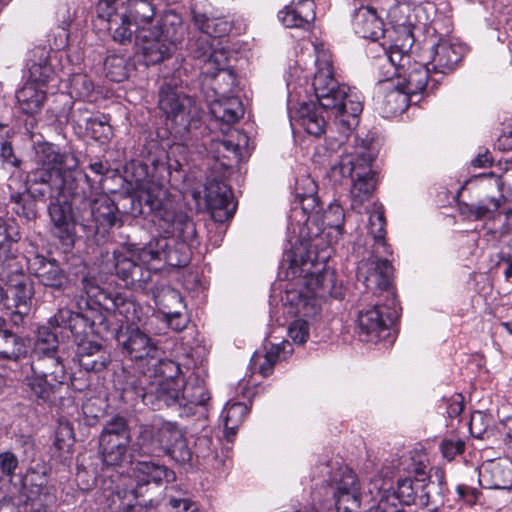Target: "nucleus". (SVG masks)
<instances>
[{"label":"nucleus","mask_w":512,"mask_h":512,"mask_svg":"<svg viewBox=\"0 0 512 512\" xmlns=\"http://www.w3.org/2000/svg\"><path fill=\"white\" fill-rule=\"evenodd\" d=\"M27 353L24 340L7 328L6 320L0 317V357L18 360Z\"/></svg>","instance_id":"36"},{"label":"nucleus","mask_w":512,"mask_h":512,"mask_svg":"<svg viewBox=\"0 0 512 512\" xmlns=\"http://www.w3.org/2000/svg\"><path fill=\"white\" fill-rule=\"evenodd\" d=\"M176 462L185 464L189 463L192 460V451L188 446L187 440L184 437L183 433L180 435V438L167 449L165 452Z\"/></svg>","instance_id":"52"},{"label":"nucleus","mask_w":512,"mask_h":512,"mask_svg":"<svg viewBox=\"0 0 512 512\" xmlns=\"http://www.w3.org/2000/svg\"><path fill=\"white\" fill-rule=\"evenodd\" d=\"M106 310H112L115 314L123 316L127 323L134 324L137 319V305L131 299L116 293L109 295L108 303H103Z\"/></svg>","instance_id":"44"},{"label":"nucleus","mask_w":512,"mask_h":512,"mask_svg":"<svg viewBox=\"0 0 512 512\" xmlns=\"http://www.w3.org/2000/svg\"><path fill=\"white\" fill-rule=\"evenodd\" d=\"M385 223L384 213L380 208H376L370 213L368 221L369 234L377 244L382 246H385Z\"/></svg>","instance_id":"50"},{"label":"nucleus","mask_w":512,"mask_h":512,"mask_svg":"<svg viewBox=\"0 0 512 512\" xmlns=\"http://www.w3.org/2000/svg\"><path fill=\"white\" fill-rule=\"evenodd\" d=\"M23 385L30 398L38 404L51 402L53 395L60 386L48 377L40 373H34L31 369L30 373L25 376Z\"/></svg>","instance_id":"33"},{"label":"nucleus","mask_w":512,"mask_h":512,"mask_svg":"<svg viewBox=\"0 0 512 512\" xmlns=\"http://www.w3.org/2000/svg\"><path fill=\"white\" fill-rule=\"evenodd\" d=\"M56 323L58 327L62 325L67 328L71 334L76 337L85 333V328L89 325L92 332L103 335L108 331L110 324L107 318L99 311H89L86 314L73 313L68 309L59 310L51 320V324Z\"/></svg>","instance_id":"18"},{"label":"nucleus","mask_w":512,"mask_h":512,"mask_svg":"<svg viewBox=\"0 0 512 512\" xmlns=\"http://www.w3.org/2000/svg\"><path fill=\"white\" fill-rule=\"evenodd\" d=\"M34 291L32 287V283L26 279L24 276H21L15 283L9 285L8 290L6 291V299L9 300L11 298L13 304H6L8 308L19 307V308H31V302Z\"/></svg>","instance_id":"41"},{"label":"nucleus","mask_w":512,"mask_h":512,"mask_svg":"<svg viewBox=\"0 0 512 512\" xmlns=\"http://www.w3.org/2000/svg\"><path fill=\"white\" fill-rule=\"evenodd\" d=\"M93 91V83L84 74L73 75L70 79V94L76 98L85 99Z\"/></svg>","instance_id":"54"},{"label":"nucleus","mask_w":512,"mask_h":512,"mask_svg":"<svg viewBox=\"0 0 512 512\" xmlns=\"http://www.w3.org/2000/svg\"><path fill=\"white\" fill-rule=\"evenodd\" d=\"M411 463L408 466V471L415 475L414 478H424L428 477L430 481L431 475L427 474V470L429 468V460L425 453L415 451L410 456Z\"/></svg>","instance_id":"56"},{"label":"nucleus","mask_w":512,"mask_h":512,"mask_svg":"<svg viewBox=\"0 0 512 512\" xmlns=\"http://www.w3.org/2000/svg\"><path fill=\"white\" fill-rule=\"evenodd\" d=\"M30 369L34 373H40L60 385L66 380L65 367L57 353L38 355L32 361Z\"/></svg>","instance_id":"35"},{"label":"nucleus","mask_w":512,"mask_h":512,"mask_svg":"<svg viewBox=\"0 0 512 512\" xmlns=\"http://www.w3.org/2000/svg\"><path fill=\"white\" fill-rule=\"evenodd\" d=\"M293 263L298 262L306 267L312 265L313 259L310 252L306 258L300 256L298 260L297 254L292 260ZM303 271L306 275L303 285L298 291H290L288 293L289 301L295 306L296 313L303 317H315L321 310L323 301L327 297L339 299L342 297V289L336 284L335 275L332 271L323 269L310 272L308 268Z\"/></svg>","instance_id":"5"},{"label":"nucleus","mask_w":512,"mask_h":512,"mask_svg":"<svg viewBox=\"0 0 512 512\" xmlns=\"http://www.w3.org/2000/svg\"><path fill=\"white\" fill-rule=\"evenodd\" d=\"M150 264H143L136 254H115V272L127 287L147 291L153 273Z\"/></svg>","instance_id":"16"},{"label":"nucleus","mask_w":512,"mask_h":512,"mask_svg":"<svg viewBox=\"0 0 512 512\" xmlns=\"http://www.w3.org/2000/svg\"><path fill=\"white\" fill-rule=\"evenodd\" d=\"M312 86L319 104L331 111L344 133L357 126L363 110L362 95L335 78L332 56L323 48L316 47V72Z\"/></svg>","instance_id":"2"},{"label":"nucleus","mask_w":512,"mask_h":512,"mask_svg":"<svg viewBox=\"0 0 512 512\" xmlns=\"http://www.w3.org/2000/svg\"><path fill=\"white\" fill-rule=\"evenodd\" d=\"M212 151L215 153L214 157L217 160L221 158H230L233 155L235 158L239 155V145L233 143L231 140H215L211 146Z\"/></svg>","instance_id":"57"},{"label":"nucleus","mask_w":512,"mask_h":512,"mask_svg":"<svg viewBox=\"0 0 512 512\" xmlns=\"http://www.w3.org/2000/svg\"><path fill=\"white\" fill-rule=\"evenodd\" d=\"M106 76L114 82H122L128 78L130 71L129 59L123 55H110L104 62Z\"/></svg>","instance_id":"46"},{"label":"nucleus","mask_w":512,"mask_h":512,"mask_svg":"<svg viewBox=\"0 0 512 512\" xmlns=\"http://www.w3.org/2000/svg\"><path fill=\"white\" fill-rule=\"evenodd\" d=\"M156 360L159 363L158 371L160 373V377L157 379L182 380L179 377L181 369L178 363L168 359L161 360L159 357Z\"/></svg>","instance_id":"62"},{"label":"nucleus","mask_w":512,"mask_h":512,"mask_svg":"<svg viewBox=\"0 0 512 512\" xmlns=\"http://www.w3.org/2000/svg\"><path fill=\"white\" fill-rule=\"evenodd\" d=\"M324 487L331 496L336 512H360L362 493L357 475L348 467L335 469Z\"/></svg>","instance_id":"12"},{"label":"nucleus","mask_w":512,"mask_h":512,"mask_svg":"<svg viewBox=\"0 0 512 512\" xmlns=\"http://www.w3.org/2000/svg\"><path fill=\"white\" fill-rule=\"evenodd\" d=\"M286 347H291V345L283 341L280 344H271L269 348L265 346L263 350H257L251 358L252 371L263 377L271 375L275 364L286 359ZM291 353L292 349L287 352V354Z\"/></svg>","instance_id":"30"},{"label":"nucleus","mask_w":512,"mask_h":512,"mask_svg":"<svg viewBox=\"0 0 512 512\" xmlns=\"http://www.w3.org/2000/svg\"><path fill=\"white\" fill-rule=\"evenodd\" d=\"M76 358L80 367L88 372H100L110 362L109 352L101 344L92 341L78 344Z\"/></svg>","instance_id":"27"},{"label":"nucleus","mask_w":512,"mask_h":512,"mask_svg":"<svg viewBox=\"0 0 512 512\" xmlns=\"http://www.w3.org/2000/svg\"><path fill=\"white\" fill-rule=\"evenodd\" d=\"M229 51L225 48L214 49L203 61L201 74L203 87L211 90L210 96H224L233 93L236 76L228 67Z\"/></svg>","instance_id":"13"},{"label":"nucleus","mask_w":512,"mask_h":512,"mask_svg":"<svg viewBox=\"0 0 512 512\" xmlns=\"http://www.w3.org/2000/svg\"><path fill=\"white\" fill-rule=\"evenodd\" d=\"M297 10L298 16L308 26L315 19V3L313 0H300L297 4L293 5Z\"/></svg>","instance_id":"64"},{"label":"nucleus","mask_w":512,"mask_h":512,"mask_svg":"<svg viewBox=\"0 0 512 512\" xmlns=\"http://www.w3.org/2000/svg\"><path fill=\"white\" fill-rule=\"evenodd\" d=\"M53 317L49 320V326H41L38 329L37 338L35 342V353L36 355H43V354H53L57 353L58 348V337L57 333L52 330L59 328L56 323L51 324V320ZM60 328L64 330H68L67 328H64L62 325Z\"/></svg>","instance_id":"43"},{"label":"nucleus","mask_w":512,"mask_h":512,"mask_svg":"<svg viewBox=\"0 0 512 512\" xmlns=\"http://www.w3.org/2000/svg\"><path fill=\"white\" fill-rule=\"evenodd\" d=\"M34 274L39 282L55 290H63L69 279L55 260H47L44 257H37L33 264Z\"/></svg>","instance_id":"32"},{"label":"nucleus","mask_w":512,"mask_h":512,"mask_svg":"<svg viewBox=\"0 0 512 512\" xmlns=\"http://www.w3.org/2000/svg\"><path fill=\"white\" fill-rule=\"evenodd\" d=\"M97 12L108 22L113 40L121 45L132 44L134 34L150 27L155 14L149 0H127L121 7L116 0H100Z\"/></svg>","instance_id":"3"},{"label":"nucleus","mask_w":512,"mask_h":512,"mask_svg":"<svg viewBox=\"0 0 512 512\" xmlns=\"http://www.w3.org/2000/svg\"><path fill=\"white\" fill-rule=\"evenodd\" d=\"M158 106L167 120H170L179 130L189 131L197 128L200 121V108L194 99L182 91L178 78L165 79L161 84Z\"/></svg>","instance_id":"9"},{"label":"nucleus","mask_w":512,"mask_h":512,"mask_svg":"<svg viewBox=\"0 0 512 512\" xmlns=\"http://www.w3.org/2000/svg\"><path fill=\"white\" fill-rule=\"evenodd\" d=\"M374 153L362 141L341 156L331 168L332 177L350 178V201L352 209H359L368 201L376 187V172L372 168Z\"/></svg>","instance_id":"4"},{"label":"nucleus","mask_w":512,"mask_h":512,"mask_svg":"<svg viewBox=\"0 0 512 512\" xmlns=\"http://www.w3.org/2000/svg\"><path fill=\"white\" fill-rule=\"evenodd\" d=\"M465 448V442L461 439L446 438L440 444V451L444 458L451 461L457 455L462 454Z\"/></svg>","instance_id":"59"},{"label":"nucleus","mask_w":512,"mask_h":512,"mask_svg":"<svg viewBox=\"0 0 512 512\" xmlns=\"http://www.w3.org/2000/svg\"><path fill=\"white\" fill-rule=\"evenodd\" d=\"M86 129L91 133L94 139L101 143L109 141L113 135L112 127L105 116L88 118Z\"/></svg>","instance_id":"49"},{"label":"nucleus","mask_w":512,"mask_h":512,"mask_svg":"<svg viewBox=\"0 0 512 512\" xmlns=\"http://www.w3.org/2000/svg\"><path fill=\"white\" fill-rule=\"evenodd\" d=\"M479 483L483 488L512 490V461L496 458L484 461L478 469Z\"/></svg>","instance_id":"21"},{"label":"nucleus","mask_w":512,"mask_h":512,"mask_svg":"<svg viewBox=\"0 0 512 512\" xmlns=\"http://www.w3.org/2000/svg\"><path fill=\"white\" fill-rule=\"evenodd\" d=\"M305 191L301 192L300 187H296V199L304 214H307L306 225L314 223L318 219L321 210L319 199L316 195V184L310 178L303 179Z\"/></svg>","instance_id":"38"},{"label":"nucleus","mask_w":512,"mask_h":512,"mask_svg":"<svg viewBox=\"0 0 512 512\" xmlns=\"http://www.w3.org/2000/svg\"><path fill=\"white\" fill-rule=\"evenodd\" d=\"M54 73L47 64H33L30 68L32 83L46 85L53 80Z\"/></svg>","instance_id":"60"},{"label":"nucleus","mask_w":512,"mask_h":512,"mask_svg":"<svg viewBox=\"0 0 512 512\" xmlns=\"http://www.w3.org/2000/svg\"><path fill=\"white\" fill-rule=\"evenodd\" d=\"M382 60L386 62L382 65L383 68L390 71L396 85L410 96L425 90L433 92L437 88L438 80L430 77L432 70L427 65L414 61L404 48L390 46Z\"/></svg>","instance_id":"7"},{"label":"nucleus","mask_w":512,"mask_h":512,"mask_svg":"<svg viewBox=\"0 0 512 512\" xmlns=\"http://www.w3.org/2000/svg\"><path fill=\"white\" fill-rule=\"evenodd\" d=\"M490 178L493 180L494 185L498 189V195L487 197L486 202L481 201L477 204L471 205L464 204L461 207V212L463 214H466L469 217H473L476 220H480L498 211V209H500L506 203V197L502 194L503 181L501 177L491 174Z\"/></svg>","instance_id":"34"},{"label":"nucleus","mask_w":512,"mask_h":512,"mask_svg":"<svg viewBox=\"0 0 512 512\" xmlns=\"http://www.w3.org/2000/svg\"><path fill=\"white\" fill-rule=\"evenodd\" d=\"M249 412L246 404L235 402L227 404L222 411L221 417L224 422L226 437L234 436L245 417Z\"/></svg>","instance_id":"42"},{"label":"nucleus","mask_w":512,"mask_h":512,"mask_svg":"<svg viewBox=\"0 0 512 512\" xmlns=\"http://www.w3.org/2000/svg\"><path fill=\"white\" fill-rule=\"evenodd\" d=\"M130 429L123 417L108 420L99 435V454L107 467H122L129 462Z\"/></svg>","instance_id":"11"},{"label":"nucleus","mask_w":512,"mask_h":512,"mask_svg":"<svg viewBox=\"0 0 512 512\" xmlns=\"http://www.w3.org/2000/svg\"><path fill=\"white\" fill-rule=\"evenodd\" d=\"M356 34L365 39L376 41L384 35L383 22L372 7H361L353 19Z\"/></svg>","instance_id":"31"},{"label":"nucleus","mask_w":512,"mask_h":512,"mask_svg":"<svg viewBox=\"0 0 512 512\" xmlns=\"http://www.w3.org/2000/svg\"><path fill=\"white\" fill-rule=\"evenodd\" d=\"M154 301L163 315H170L175 309H184L183 298L179 291L170 286H160L151 289Z\"/></svg>","instance_id":"40"},{"label":"nucleus","mask_w":512,"mask_h":512,"mask_svg":"<svg viewBox=\"0 0 512 512\" xmlns=\"http://www.w3.org/2000/svg\"><path fill=\"white\" fill-rule=\"evenodd\" d=\"M183 380L155 379L146 387L136 390L144 405L154 410L164 407L181 409V389Z\"/></svg>","instance_id":"14"},{"label":"nucleus","mask_w":512,"mask_h":512,"mask_svg":"<svg viewBox=\"0 0 512 512\" xmlns=\"http://www.w3.org/2000/svg\"><path fill=\"white\" fill-rule=\"evenodd\" d=\"M344 209L339 204H331L322 216L324 226L335 229L341 233L344 225Z\"/></svg>","instance_id":"53"},{"label":"nucleus","mask_w":512,"mask_h":512,"mask_svg":"<svg viewBox=\"0 0 512 512\" xmlns=\"http://www.w3.org/2000/svg\"><path fill=\"white\" fill-rule=\"evenodd\" d=\"M288 335L296 344H304L309 337V324L306 320L296 319L288 328Z\"/></svg>","instance_id":"58"},{"label":"nucleus","mask_w":512,"mask_h":512,"mask_svg":"<svg viewBox=\"0 0 512 512\" xmlns=\"http://www.w3.org/2000/svg\"><path fill=\"white\" fill-rule=\"evenodd\" d=\"M301 125L307 133L319 137L325 131L326 122L323 116L314 110L310 104L303 103L299 109Z\"/></svg>","instance_id":"45"},{"label":"nucleus","mask_w":512,"mask_h":512,"mask_svg":"<svg viewBox=\"0 0 512 512\" xmlns=\"http://www.w3.org/2000/svg\"><path fill=\"white\" fill-rule=\"evenodd\" d=\"M182 431L171 422H161L156 425V437L159 451L166 452L180 438Z\"/></svg>","instance_id":"48"},{"label":"nucleus","mask_w":512,"mask_h":512,"mask_svg":"<svg viewBox=\"0 0 512 512\" xmlns=\"http://www.w3.org/2000/svg\"><path fill=\"white\" fill-rule=\"evenodd\" d=\"M393 268L388 260L370 259L357 269V278L367 289L387 291L391 285Z\"/></svg>","instance_id":"24"},{"label":"nucleus","mask_w":512,"mask_h":512,"mask_svg":"<svg viewBox=\"0 0 512 512\" xmlns=\"http://www.w3.org/2000/svg\"><path fill=\"white\" fill-rule=\"evenodd\" d=\"M49 215L53 223V234L64 245L72 246L75 240V224L72 218V208L67 201L59 200L49 205Z\"/></svg>","instance_id":"26"},{"label":"nucleus","mask_w":512,"mask_h":512,"mask_svg":"<svg viewBox=\"0 0 512 512\" xmlns=\"http://www.w3.org/2000/svg\"><path fill=\"white\" fill-rule=\"evenodd\" d=\"M463 56V48L460 45L448 41L438 42L432 53L431 70L436 74H446L454 70Z\"/></svg>","instance_id":"29"},{"label":"nucleus","mask_w":512,"mask_h":512,"mask_svg":"<svg viewBox=\"0 0 512 512\" xmlns=\"http://www.w3.org/2000/svg\"><path fill=\"white\" fill-rule=\"evenodd\" d=\"M11 199L15 202L13 210L17 215L24 217L27 220H31L36 217L37 212L33 201H24L20 194L12 196Z\"/></svg>","instance_id":"61"},{"label":"nucleus","mask_w":512,"mask_h":512,"mask_svg":"<svg viewBox=\"0 0 512 512\" xmlns=\"http://www.w3.org/2000/svg\"><path fill=\"white\" fill-rule=\"evenodd\" d=\"M183 34L181 20L175 17L170 23L165 20L163 27L151 26L137 31L132 44L141 51L146 65H154L170 57Z\"/></svg>","instance_id":"8"},{"label":"nucleus","mask_w":512,"mask_h":512,"mask_svg":"<svg viewBox=\"0 0 512 512\" xmlns=\"http://www.w3.org/2000/svg\"><path fill=\"white\" fill-rule=\"evenodd\" d=\"M134 198L139 213L153 214L157 229L167 237L156 238L138 250L143 264L163 261L173 267H183L189 262L188 245L195 240L197 232L192 219L182 210L176 209L167 199L166 188L148 177L134 179Z\"/></svg>","instance_id":"1"},{"label":"nucleus","mask_w":512,"mask_h":512,"mask_svg":"<svg viewBox=\"0 0 512 512\" xmlns=\"http://www.w3.org/2000/svg\"><path fill=\"white\" fill-rule=\"evenodd\" d=\"M394 315L384 316L382 307L375 305L366 311H360L357 320L358 335L361 341L376 343L389 336V323Z\"/></svg>","instance_id":"20"},{"label":"nucleus","mask_w":512,"mask_h":512,"mask_svg":"<svg viewBox=\"0 0 512 512\" xmlns=\"http://www.w3.org/2000/svg\"><path fill=\"white\" fill-rule=\"evenodd\" d=\"M211 114L215 119L227 124L237 122L244 114L242 102L233 95L206 96Z\"/></svg>","instance_id":"28"},{"label":"nucleus","mask_w":512,"mask_h":512,"mask_svg":"<svg viewBox=\"0 0 512 512\" xmlns=\"http://www.w3.org/2000/svg\"><path fill=\"white\" fill-rule=\"evenodd\" d=\"M138 445L145 454H153L159 451L156 437V425H144L140 427Z\"/></svg>","instance_id":"51"},{"label":"nucleus","mask_w":512,"mask_h":512,"mask_svg":"<svg viewBox=\"0 0 512 512\" xmlns=\"http://www.w3.org/2000/svg\"><path fill=\"white\" fill-rule=\"evenodd\" d=\"M35 167L28 172V190L32 184L48 185L53 179H60L66 171L74 170L78 166L77 158L52 143L38 142L34 145Z\"/></svg>","instance_id":"10"},{"label":"nucleus","mask_w":512,"mask_h":512,"mask_svg":"<svg viewBox=\"0 0 512 512\" xmlns=\"http://www.w3.org/2000/svg\"><path fill=\"white\" fill-rule=\"evenodd\" d=\"M20 109L29 115L39 112L46 100V92L35 83H27L16 93Z\"/></svg>","instance_id":"39"},{"label":"nucleus","mask_w":512,"mask_h":512,"mask_svg":"<svg viewBox=\"0 0 512 512\" xmlns=\"http://www.w3.org/2000/svg\"><path fill=\"white\" fill-rule=\"evenodd\" d=\"M439 491L428 477L411 478L406 477L397 481L396 498L405 505L411 504H429L432 502V496Z\"/></svg>","instance_id":"22"},{"label":"nucleus","mask_w":512,"mask_h":512,"mask_svg":"<svg viewBox=\"0 0 512 512\" xmlns=\"http://www.w3.org/2000/svg\"><path fill=\"white\" fill-rule=\"evenodd\" d=\"M38 486L39 495L35 498L28 497L27 512H48V505L54 501V496L48 492L42 482Z\"/></svg>","instance_id":"55"},{"label":"nucleus","mask_w":512,"mask_h":512,"mask_svg":"<svg viewBox=\"0 0 512 512\" xmlns=\"http://www.w3.org/2000/svg\"><path fill=\"white\" fill-rule=\"evenodd\" d=\"M278 16L282 23L288 28L305 27L304 22L298 16V12L294 9L293 5L285 7L284 10L279 12Z\"/></svg>","instance_id":"63"},{"label":"nucleus","mask_w":512,"mask_h":512,"mask_svg":"<svg viewBox=\"0 0 512 512\" xmlns=\"http://www.w3.org/2000/svg\"><path fill=\"white\" fill-rule=\"evenodd\" d=\"M383 480L379 477L371 480L369 486V493L373 499H377V505H374L368 509L367 512H404L398 509L395 505L389 503V497L385 494V489L382 486Z\"/></svg>","instance_id":"47"},{"label":"nucleus","mask_w":512,"mask_h":512,"mask_svg":"<svg viewBox=\"0 0 512 512\" xmlns=\"http://www.w3.org/2000/svg\"><path fill=\"white\" fill-rule=\"evenodd\" d=\"M193 20L197 28L204 34L195 42V57L205 58L214 49L218 47L220 42L218 38L228 34L231 31V24L221 17H208L205 13H199L196 9L192 10Z\"/></svg>","instance_id":"15"},{"label":"nucleus","mask_w":512,"mask_h":512,"mask_svg":"<svg viewBox=\"0 0 512 512\" xmlns=\"http://www.w3.org/2000/svg\"><path fill=\"white\" fill-rule=\"evenodd\" d=\"M205 202L215 222L229 220L236 210L230 188L221 181L212 180L206 184Z\"/></svg>","instance_id":"19"},{"label":"nucleus","mask_w":512,"mask_h":512,"mask_svg":"<svg viewBox=\"0 0 512 512\" xmlns=\"http://www.w3.org/2000/svg\"><path fill=\"white\" fill-rule=\"evenodd\" d=\"M383 93L381 111L384 117L394 116L403 113L409 106L410 95L406 93L385 70L384 78L379 81Z\"/></svg>","instance_id":"25"},{"label":"nucleus","mask_w":512,"mask_h":512,"mask_svg":"<svg viewBox=\"0 0 512 512\" xmlns=\"http://www.w3.org/2000/svg\"><path fill=\"white\" fill-rule=\"evenodd\" d=\"M133 477L120 476V484L109 495L111 512H133L137 499L142 495L141 488L149 483L156 485L171 482L175 473L155 461H138L133 467Z\"/></svg>","instance_id":"6"},{"label":"nucleus","mask_w":512,"mask_h":512,"mask_svg":"<svg viewBox=\"0 0 512 512\" xmlns=\"http://www.w3.org/2000/svg\"><path fill=\"white\" fill-rule=\"evenodd\" d=\"M82 220L95 223L98 230H108L117 225L118 208L106 195H100L93 200L83 202Z\"/></svg>","instance_id":"23"},{"label":"nucleus","mask_w":512,"mask_h":512,"mask_svg":"<svg viewBox=\"0 0 512 512\" xmlns=\"http://www.w3.org/2000/svg\"><path fill=\"white\" fill-rule=\"evenodd\" d=\"M210 400V392L208 391L205 381L195 376L189 378L181 389V408H188L189 411L195 406H205Z\"/></svg>","instance_id":"37"},{"label":"nucleus","mask_w":512,"mask_h":512,"mask_svg":"<svg viewBox=\"0 0 512 512\" xmlns=\"http://www.w3.org/2000/svg\"><path fill=\"white\" fill-rule=\"evenodd\" d=\"M119 346L132 360L157 359L160 349L142 330L133 325L121 327L116 336Z\"/></svg>","instance_id":"17"}]
</instances>
